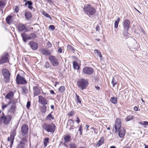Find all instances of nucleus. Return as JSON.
Masks as SVG:
<instances>
[{"label":"nucleus","instance_id":"f257e3e1","mask_svg":"<svg viewBox=\"0 0 148 148\" xmlns=\"http://www.w3.org/2000/svg\"><path fill=\"white\" fill-rule=\"evenodd\" d=\"M83 11L88 15H93L95 14L96 10L94 8L92 7L90 4H87L83 8Z\"/></svg>","mask_w":148,"mask_h":148},{"label":"nucleus","instance_id":"f03ea898","mask_svg":"<svg viewBox=\"0 0 148 148\" xmlns=\"http://www.w3.org/2000/svg\"><path fill=\"white\" fill-rule=\"evenodd\" d=\"M12 116L10 114L3 115L0 117V124L3 123L5 125H8L12 119Z\"/></svg>","mask_w":148,"mask_h":148},{"label":"nucleus","instance_id":"7ed1b4c3","mask_svg":"<svg viewBox=\"0 0 148 148\" xmlns=\"http://www.w3.org/2000/svg\"><path fill=\"white\" fill-rule=\"evenodd\" d=\"M56 126L53 123L51 124H44L42 126L43 129L48 132L53 133L55 130Z\"/></svg>","mask_w":148,"mask_h":148},{"label":"nucleus","instance_id":"20e7f679","mask_svg":"<svg viewBox=\"0 0 148 148\" xmlns=\"http://www.w3.org/2000/svg\"><path fill=\"white\" fill-rule=\"evenodd\" d=\"M88 85V82L87 80L84 79L79 80L77 82V85L79 87L83 90L85 89Z\"/></svg>","mask_w":148,"mask_h":148},{"label":"nucleus","instance_id":"39448f33","mask_svg":"<svg viewBox=\"0 0 148 148\" xmlns=\"http://www.w3.org/2000/svg\"><path fill=\"white\" fill-rule=\"evenodd\" d=\"M4 77L5 82H9L10 76V74L9 71L5 69H3L1 71Z\"/></svg>","mask_w":148,"mask_h":148},{"label":"nucleus","instance_id":"423d86ee","mask_svg":"<svg viewBox=\"0 0 148 148\" xmlns=\"http://www.w3.org/2000/svg\"><path fill=\"white\" fill-rule=\"evenodd\" d=\"M121 123L122 122L121 119L119 118H117L115 121V125L114 126L115 132L117 131H118L121 128Z\"/></svg>","mask_w":148,"mask_h":148},{"label":"nucleus","instance_id":"0eeeda50","mask_svg":"<svg viewBox=\"0 0 148 148\" xmlns=\"http://www.w3.org/2000/svg\"><path fill=\"white\" fill-rule=\"evenodd\" d=\"M49 59L51 63L53 66H57L59 64V62L55 56L52 55L50 56Z\"/></svg>","mask_w":148,"mask_h":148},{"label":"nucleus","instance_id":"6e6552de","mask_svg":"<svg viewBox=\"0 0 148 148\" xmlns=\"http://www.w3.org/2000/svg\"><path fill=\"white\" fill-rule=\"evenodd\" d=\"M8 61V53H5L0 58V64L4 63Z\"/></svg>","mask_w":148,"mask_h":148},{"label":"nucleus","instance_id":"1a4fd4ad","mask_svg":"<svg viewBox=\"0 0 148 148\" xmlns=\"http://www.w3.org/2000/svg\"><path fill=\"white\" fill-rule=\"evenodd\" d=\"M16 80L18 84H26L27 82L25 78L19 74L17 75Z\"/></svg>","mask_w":148,"mask_h":148},{"label":"nucleus","instance_id":"9d476101","mask_svg":"<svg viewBox=\"0 0 148 148\" xmlns=\"http://www.w3.org/2000/svg\"><path fill=\"white\" fill-rule=\"evenodd\" d=\"M8 104H9V106H10V108L8 110L9 112L11 114L14 113L15 111V104L13 102L10 101L8 103Z\"/></svg>","mask_w":148,"mask_h":148},{"label":"nucleus","instance_id":"9b49d317","mask_svg":"<svg viewBox=\"0 0 148 148\" xmlns=\"http://www.w3.org/2000/svg\"><path fill=\"white\" fill-rule=\"evenodd\" d=\"M83 71L84 73L90 75L93 73L94 70L91 68L86 67L83 69Z\"/></svg>","mask_w":148,"mask_h":148},{"label":"nucleus","instance_id":"f8f14e48","mask_svg":"<svg viewBox=\"0 0 148 148\" xmlns=\"http://www.w3.org/2000/svg\"><path fill=\"white\" fill-rule=\"evenodd\" d=\"M28 127L27 125L26 124L23 125L21 127V131L22 132L21 134L24 135L25 136L28 132Z\"/></svg>","mask_w":148,"mask_h":148},{"label":"nucleus","instance_id":"ddd939ff","mask_svg":"<svg viewBox=\"0 0 148 148\" xmlns=\"http://www.w3.org/2000/svg\"><path fill=\"white\" fill-rule=\"evenodd\" d=\"M38 97V102L39 103L43 105H45L47 104L48 101L45 98L42 96H39Z\"/></svg>","mask_w":148,"mask_h":148},{"label":"nucleus","instance_id":"4468645a","mask_svg":"<svg viewBox=\"0 0 148 148\" xmlns=\"http://www.w3.org/2000/svg\"><path fill=\"white\" fill-rule=\"evenodd\" d=\"M29 45L32 49L33 50H36L38 48L37 43L34 41L30 42H29Z\"/></svg>","mask_w":148,"mask_h":148},{"label":"nucleus","instance_id":"2eb2a0df","mask_svg":"<svg viewBox=\"0 0 148 148\" xmlns=\"http://www.w3.org/2000/svg\"><path fill=\"white\" fill-rule=\"evenodd\" d=\"M6 21L8 24L10 25L13 23L14 21V18L12 16L9 15L6 18Z\"/></svg>","mask_w":148,"mask_h":148},{"label":"nucleus","instance_id":"dca6fc26","mask_svg":"<svg viewBox=\"0 0 148 148\" xmlns=\"http://www.w3.org/2000/svg\"><path fill=\"white\" fill-rule=\"evenodd\" d=\"M130 24V21L129 20L126 19L124 21L123 25L125 29L126 30H128Z\"/></svg>","mask_w":148,"mask_h":148},{"label":"nucleus","instance_id":"f3484780","mask_svg":"<svg viewBox=\"0 0 148 148\" xmlns=\"http://www.w3.org/2000/svg\"><path fill=\"white\" fill-rule=\"evenodd\" d=\"M34 96H37L39 95L40 92V90L36 86H34L33 88Z\"/></svg>","mask_w":148,"mask_h":148},{"label":"nucleus","instance_id":"a211bd4d","mask_svg":"<svg viewBox=\"0 0 148 148\" xmlns=\"http://www.w3.org/2000/svg\"><path fill=\"white\" fill-rule=\"evenodd\" d=\"M21 34L23 38V41L24 42H26L27 40H29V34H25V33H22Z\"/></svg>","mask_w":148,"mask_h":148},{"label":"nucleus","instance_id":"6ab92c4d","mask_svg":"<svg viewBox=\"0 0 148 148\" xmlns=\"http://www.w3.org/2000/svg\"><path fill=\"white\" fill-rule=\"evenodd\" d=\"M40 52L42 54L46 55H49L51 53L49 50L46 49H42L40 50Z\"/></svg>","mask_w":148,"mask_h":148},{"label":"nucleus","instance_id":"aec40b11","mask_svg":"<svg viewBox=\"0 0 148 148\" xmlns=\"http://www.w3.org/2000/svg\"><path fill=\"white\" fill-rule=\"evenodd\" d=\"M25 25L23 24H19L18 26V30L20 32L23 31L25 29Z\"/></svg>","mask_w":148,"mask_h":148},{"label":"nucleus","instance_id":"412c9836","mask_svg":"<svg viewBox=\"0 0 148 148\" xmlns=\"http://www.w3.org/2000/svg\"><path fill=\"white\" fill-rule=\"evenodd\" d=\"M14 93L12 91L10 92L5 97V99H12L13 97Z\"/></svg>","mask_w":148,"mask_h":148},{"label":"nucleus","instance_id":"4be33fe9","mask_svg":"<svg viewBox=\"0 0 148 148\" xmlns=\"http://www.w3.org/2000/svg\"><path fill=\"white\" fill-rule=\"evenodd\" d=\"M71 136L69 134H66L64 136V140L65 143H67L70 142L71 140Z\"/></svg>","mask_w":148,"mask_h":148},{"label":"nucleus","instance_id":"5701e85b","mask_svg":"<svg viewBox=\"0 0 148 148\" xmlns=\"http://www.w3.org/2000/svg\"><path fill=\"white\" fill-rule=\"evenodd\" d=\"M125 134V130L123 128H121L119 132V137L122 138L124 137Z\"/></svg>","mask_w":148,"mask_h":148},{"label":"nucleus","instance_id":"b1692460","mask_svg":"<svg viewBox=\"0 0 148 148\" xmlns=\"http://www.w3.org/2000/svg\"><path fill=\"white\" fill-rule=\"evenodd\" d=\"M28 90L26 86H23L22 87V93L23 94H26L28 93Z\"/></svg>","mask_w":148,"mask_h":148},{"label":"nucleus","instance_id":"393cba45","mask_svg":"<svg viewBox=\"0 0 148 148\" xmlns=\"http://www.w3.org/2000/svg\"><path fill=\"white\" fill-rule=\"evenodd\" d=\"M25 16L27 19H29L32 17V14L29 12H26L25 13Z\"/></svg>","mask_w":148,"mask_h":148},{"label":"nucleus","instance_id":"a878e982","mask_svg":"<svg viewBox=\"0 0 148 148\" xmlns=\"http://www.w3.org/2000/svg\"><path fill=\"white\" fill-rule=\"evenodd\" d=\"M104 142V140L103 138H101L100 139L98 143L96 145V147H99L101 145H102Z\"/></svg>","mask_w":148,"mask_h":148},{"label":"nucleus","instance_id":"bb28decb","mask_svg":"<svg viewBox=\"0 0 148 148\" xmlns=\"http://www.w3.org/2000/svg\"><path fill=\"white\" fill-rule=\"evenodd\" d=\"M73 67L74 69H79V66L78 64L76 61L73 62Z\"/></svg>","mask_w":148,"mask_h":148},{"label":"nucleus","instance_id":"cd10ccee","mask_svg":"<svg viewBox=\"0 0 148 148\" xmlns=\"http://www.w3.org/2000/svg\"><path fill=\"white\" fill-rule=\"evenodd\" d=\"M52 112L50 113L46 118V120L50 121L52 119H54V117L51 115V113Z\"/></svg>","mask_w":148,"mask_h":148},{"label":"nucleus","instance_id":"c85d7f7f","mask_svg":"<svg viewBox=\"0 0 148 148\" xmlns=\"http://www.w3.org/2000/svg\"><path fill=\"white\" fill-rule=\"evenodd\" d=\"M32 3L31 1H27L25 4V6H26L27 5H28V7L30 9H32Z\"/></svg>","mask_w":148,"mask_h":148},{"label":"nucleus","instance_id":"c756f323","mask_svg":"<svg viewBox=\"0 0 148 148\" xmlns=\"http://www.w3.org/2000/svg\"><path fill=\"white\" fill-rule=\"evenodd\" d=\"M110 101L114 104H116L117 102V98L116 97H111L110 99Z\"/></svg>","mask_w":148,"mask_h":148},{"label":"nucleus","instance_id":"7c9ffc66","mask_svg":"<svg viewBox=\"0 0 148 148\" xmlns=\"http://www.w3.org/2000/svg\"><path fill=\"white\" fill-rule=\"evenodd\" d=\"M29 40L32 39L36 38L37 37L36 34L34 33H32L30 34H29Z\"/></svg>","mask_w":148,"mask_h":148},{"label":"nucleus","instance_id":"2f4dec72","mask_svg":"<svg viewBox=\"0 0 148 148\" xmlns=\"http://www.w3.org/2000/svg\"><path fill=\"white\" fill-rule=\"evenodd\" d=\"M25 144L23 143V141H21L20 143L18 145L17 148H24Z\"/></svg>","mask_w":148,"mask_h":148},{"label":"nucleus","instance_id":"473e14b6","mask_svg":"<svg viewBox=\"0 0 148 148\" xmlns=\"http://www.w3.org/2000/svg\"><path fill=\"white\" fill-rule=\"evenodd\" d=\"M120 20V18L119 17L117 18V20L116 21L114 22V27L115 28L118 27V26Z\"/></svg>","mask_w":148,"mask_h":148},{"label":"nucleus","instance_id":"72a5a7b5","mask_svg":"<svg viewBox=\"0 0 148 148\" xmlns=\"http://www.w3.org/2000/svg\"><path fill=\"white\" fill-rule=\"evenodd\" d=\"M75 95L76 97V101H77V103L80 104L81 103V100L79 96H78L76 93L75 94Z\"/></svg>","mask_w":148,"mask_h":148},{"label":"nucleus","instance_id":"f704fd0d","mask_svg":"<svg viewBox=\"0 0 148 148\" xmlns=\"http://www.w3.org/2000/svg\"><path fill=\"white\" fill-rule=\"evenodd\" d=\"M16 132L15 130L13 131L11 134L10 136L12 140H14V137L16 135Z\"/></svg>","mask_w":148,"mask_h":148},{"label":"nucleus","instance_id":"c9c22d12","mask_svg":"<svg viewBox=\"0 0 148 148\" xmlns=\"http://www.w3.org/2000/svg\"><path fill=\"white\" fill-rule=\"evenodd\" d=\"M51 67V65L48 62H45L44 65V68L47 69L49 67Z\"/></svg>","mask_w":148,"mask_h":148},{"label":"nucleus","instance_id":"e433bc0d","mask_svg":"<svg viewBox=\"0 0 148 148\" xmlns=\"http://www.w3.org/2000/svg\"><path fill=\"white\" fill-rule=\"evenodd\" d=\"M65 89V87L64 86H62L59 88V91L60 92L62 93L64 91Z\"/></svg>","mask_w":148,"mask_h":148},{"label":"nucleus","instance_id":"4c0bfd02","mask_svg":"<svg viewBox=\"0 0 148 148\" xmlns=\"http://www.w3.org/2000/svg\"><path fill=\"white\" fill-rule=\"evenodd\" d=\"M133 118V116L131 115H129L127 116L125 118L126 121H128L132 120Z\"/></svg>","mask_w":148,"mask_h":148},{"label":"nucleus","instance_id":"58836bf2","mask_svg":"<svg viewBox=\"0 0 148 148\" xmlns=\"http://www.w3.org/2000/svg\"><path fill=\"white\" fill-rule=\"evenodd\" d=\"M94 52L95 53H96L97 55L99 56L100 58H101L102 57L101 54L100 52H99L98 50H94Z\"/></svg>","mask_w":148,"mask_h":148},{"label":"nucleus","instance_id":"ea45409f","mask_svg":"<svg viewBox=\"0 0 148 148\" xmlns=\"http://www.w3.org/2000/svg\"><path fill=\"white\" fill-rule=\"evenodd\" d=\"M67 48L71 50L73 52H74L75 51L74 48L70 45L67 46Z\"/></svg>","mask_w":148,"mask_h":148},{"label":"nucleus","instance_id":"a19ab883","mask_svg":"<svg viewBox=\"0 0 148 148\" xmlns=\"http://www.w3.org/2000/svg\"><path fill=\"white\" fill-rule=\"evenodd\" d=\"M74 121L72 119L69 120L67 123V126H68L70 125L71 124H73L74 123Z\"/></svg>","mask_w":148,"mask_h":148},{"label":"nucleus","instance_id":"79ce46f5","mask_svg":"<svg viewBox=\"0 0 148 148\" xmlns=\"http://www.w3.org/2000/svg\"><path fill=\"white\" fill-rule=\"evenodd\" d=\"M112 83L113 86L114 87L115 85L117 84V82L116 80L113 77L112 81Z\"/></svg>","mask_w":148,"mask_h":148},{"label":"nucleus","instance_id":"37998d69","mask_svg":"<svg viewBox=\"0 0 148 148\" xmlns=\"http://www.w3.org/2000/svg\"><path fill=\"white\" fill-rule=\"evenodd\" d=\"M22 135L24 137L22 138L21 141H23V143H24L25 142L27 141V135H26L25 136H24V135Z\"/></svg>","mask_w":148,"mask_h":148},{"label":"nucleus","instance_id":"c03bdc74","mask_svg":"<svg viewBox=\"0 0 148 148\" xmlns=\"http://www.w3.org/2000/svg\"><path fill=\"white\" fill-rule=\"evenodd\" d=\"M49 138H46L45 139L44 142V145L46 147L47 145V144L49 141Z\"/></svg>","mask_w":148,"mask_h":148},{"label":"nucleus","instance_id":"a18cd8bd","mask_svg":"<svg viewBox=\"0 0 148 148\" xmlns=\"http://www.w3.org/2000/svg\"><path fill=\"white\" fill-rule=\"evenodd\" d=\"M139 123L142 125H148V122L144 121L143 122H139Z\"/></svg>","mask_w":148,"mask_h":148},{"label":"nucleus","instance_id":"49530a36","mask_svg":"<svg viewBox=\"0 0 148 148\" xmlns=\"http://www.w3.org/2000/svg\"><path fill=\"white\" fill-rule=\"evenodd\" d=\"M5 3L4 1H0V7H2L5 6Z\"/></svg>","mask_w":148,"mask_h":148},{"label":"nucleus","instance_id":"de8ad7c7","mask_svg":"<svg viewBox=\"0 0 148 148\" xmlns=\"http://www.w3.org/2000/svg\"><path fill=\"white\" fill-rule=\"evenodd\" d=\"M2 103V104L1 106V108L3 110L5 109V108L9 106V104H8H8L6 105L4 104L3 103Z\"/></svg>","mask_w":148,"mask_h":148},{"label":"nucleus","instance_id":"09e8293b","mask_svg":"<svg viewBox=\"0 0 148 148\" xmlns=\"http://www.w3.org/2000/svg\"><path fill=\"white\" fill-rule=\"evenodd\" d=\"M69 146L70 148H76L75 144L71 143L69 144Z\"/></svg>","mask_w":148,"mask_h":148},{"label":"nucleus","instance_id":"8fccbe9b","mask_svg":"<svg viewBox=\"0 0 148 148\" xmlns=\"http://www.w3.org/2000/svg\"><path fill=\"white\" fill-rule=\"evenodd\" d=\"M46 106H44L41 108V112L43 113L45 112L46 111Z\"/></svg>","mask_w":148,"mask_h":148},{"label":"nucleus","instance_id":"3c124183","mask_svg":"<svg viewBox=\"0 0 148 148\" xmlns=\"http://www.w3.org/2000/svg\"><path fill=\"white\" fill-rule=\"evenodd\" d=\"M12 139L11 138V136H10V137H8V141H10V143H11V145H12L13 143V141L14 140H12Z\"/></svg>","mask_w":148,"mask_h":148},{"label":"nucleus","instance_id":"603ef678","mask_svg":"<svg viewBox=\"0 0 148 148\" xmlns=\"http://www.w3.org/2000/svg\"><path fill=\"white\" fill-rule=\"evenodd\" d=\"M43 14L46 17L49 18H50V19H51V17L49 16V15L47 13L45 12H44L43 13Z\"/></svg>","mask_w":148,"mask_h":148},{"label":"nucleus","instance_id":"864d4df0","mask_svg":"<svg viewBox=\"0 0 148 148\" xmlns=\"http://www.w3.org/2000/svg\"><path fill=\"white\" fill-rule=\"evenodd\" d=\"M82 125H80L79 127V131L80 132V135H82Z\"/></svg>","mask_w":148,"mask_h":148},{"label":"nucleus","instance_id":"5fc2aeb1","mask_svg":"<svg viewBox=\"0 0 148 148\" xmlns=\"http://www.w3.org/2000/svg\"><path fill=\"white\" fill-rule=\"evenodd\" d=\"M74 114V112L73 111H71L68 113V115L69 116H73Z\"/></svg>","mask_w":148,"mask_h":148},{"label":"nucleus","instance_id":"6e6d98bb","mask_svg":"<svg viewBox=\"0 0 148 148\" xmlns=\"http://www.w3.org/2000/svg\"><path fill=\"white\" fill-rule=\"evenodd\" d=\"M127 31V30H126V31H125L123 33V35L124 36H128V34Z\"/></svg>","mask_w":148,"mask_h":148},{"label":"nucleus","instance_id":"4d7b16f0","mask_svg":"<svg viewBox=\"0 0 148 148\" xmlns=\"http://www.w3.org/2000/svg\"><path fill=\"white\" fill-rule=\"evenodd\" d=\"M49 28L52 31L54 30L55 29V27L53 25H51L49 26Z\"/></svg>","mask_w":148,"mask_h":148},{"label":"nucleus","instance_id":"13d9d810","mask_svg":"<svg viewBox=\"0 0 148 148\" xmlns=\"http://www.w3.org/2000/svg\"><path fill=\"white\" fill-rule=\"evenodd\" d=\"M30 106V101H28L27 102V108H29Z\"/></svg>","mask_w":148,"mask_h":148},{"label":"nucleus","instance_id":"bf43d9fd","mask_svg":"<svg viewBox=\"0 0 148 148\" xmlns=\"http://www.w3.org/2000/svg\"><path fill=\"white\" fill-rule=\"evenodd\" d=\"M77 119L76 120V121L79 124V123L80 122V121L78 117H77Z\"/></svg>","mask_w":148,"mask_h":148},{"label":"nucleus","instance_id":"052dcab7","mask_svg":"<svg viewBox=\"0 0 148 148\" xmlns=\"http://www.w3.org/2000/svg\"><path fill=\"white\" fill-rule=\"evenodd\" d=\"M58 51L59 53H61L62 52V49L61 47H60L58 50Z\"/></svg>","mask_w":148,"mask_h":148},{"label":"nucleus","instance_id":"680f3d73","mask_svg":"<svg viewBox=\"0 0 148 148\" xmlns=\"http://www.w3.org/2000/svg\"><path fill=\"white\" fill-rule=\"evenodd\" d=\"M100 27L98 25H97L96 28V30L97 31H99V30Z\"/></svg>","mask_w":148,"mask_h":148},{"label":"nucleus","instance_id":"e2e57ef3","mask_svg":"<svg viewBox=\"0 0 148 148\" xmlns=\"http://www.w3.org/2000/svg\"><path fill=\"white\" fill-rule=\"evenodd\" d=\"M47 45L49 47H51L52 46V45L49 42L47 43Z\"/></svg>","mask_w":148,"mask_h":148},{"label":"nucleus","instance_id":"0e129e2a","mask_svg":"<svg viewBox=\"0 0 148 148\" xmlns=\"http://www.w3.org/2000/svg\"><path fill=\"white\" fill-rule=\"evenodd\" d=\"M18 7L17 6L16 7V8H15V12H18Z\"/></svg>","mask_w":148,"mask_h":148},{"label":"nucleus","instance_id":"69168bd1","mask_svg":"<svg viewBox=\"0 0 148 148\" xmlns=\"http://www.w3.org/2000/svg\"><path fill=\"white\" fill-rule=\"evenodd\" d=\"M138 108L137 107H134V110L135 111H137L138 110Z\"/></svg>","mask_w":148,"mask_h":148},{"label":"nucleus","instance_id":"338daca9","mask_svg":"<svg viewBox=\"0 0 148 148\" xmlns=\"http://www.w3.org/2000/svg\"><path fill=\"white\" fill-rule=\"evenodd\" d=\"M95 88L96 90H98L100 89V87L98 86H95Z\"/></svg>","mask_w":148,"mask_h":148},{"label":"nucleus","instance_id":"774afa93","mask_svg":"<svg viewBox=\"0 0 148 148\" xmlns=\"http://www.w3.org/2000/svg\"><path fill=\"white\" fill-rule=\"evenodd\" d=\"M74 126L73 125L71 126L70 128H69V130H71V129H73Z\"/></svg>","mask_w":148,"mask_h":148}]
</instances>
